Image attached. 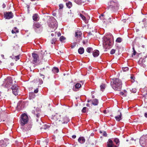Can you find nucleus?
<instances>
[{"instance_id":"obj_1","label":"nucleus","mask_w":147,"mask_h":147,"mask_svg":"<svg viewBox=\"0 0 147 147\" xmlns=\"http://www.w3.org/2000/svg\"><path fill=\"white\" fill-rule=\"evenodd\" d=\"M113 84L112 85V88L115 90H120L121 88L122 83L121 80L118 78L113 79Z\"/></svg>"},{"instance_id":"obj_2","label":"nucleus","mask_w":147,"mask_h":147,"mask_svg":"<svg viewBox=\"0 0 147 147\" xmlns=\"http://www.w3.org/2000/svg\"><path fill=\"white\" fill-rule=\"evenodd\" d=\"M108 9L113 12L117 11L119 9V5L117 1H111L108 3Z\"/></svg>"},{"instance_id":"obj_3","label":"nucleus","mask_w":147,"mask_h":147,"mask_svg":"<svg viewBox=\"0 0 147 147\" xmlns=\"http://www.w3.org/2000/svg\"><path fill=\"white\" fill-rule=\"evenodd\" d=\"M49 20L48 22L49 26L50 28V31L51 32L55 31L57 27V24L56 20L53 17H52Z\"/></svg>"},{"instance_id":"obj_4","label":"nucleus","mask_w":147,"mask_h":147,"mask_svg":"<svg viewBox=\"0 0 147 147\" xmlns=\"http://www.w3.org/2000/svg\"><path fill=\"white\" fill-rule=\"evenodd\" d=\"M113 43V39L111 38H105L103 42L104 47L106 49H109L112 46Z\"/></svg>"},{"instance_id":"obj_5","label":"nucleus","mask_w":147,"mask_h":147,"mask_svg":"<svg viewBox=\"0 0 147 147\" xmlns=\"http://www.w3.org/2000/svg\"><path fill=\"white\" fill-rule=\"evenodd\" d=\"M28 121V117L25 113L22 114L20 119V123L22 126H24L27 124Z\"/></svg>"},{"instance_id":"obj_6","label":"nucleus","mask_w":147,"mask_h":147,"mask_svg":"<svg viewBox=\"0 0 147 147\" xmlns=\"http://www.w3.org/2000/svg\"><path fill=\"white\" fill-rule=\"evenodd\" d=\"M11 89L12 90L13 94L16 96L18 94V92L19 91V88L18 86L13 85L11 87Z\"/></svg>"},{"instance_id":"obj_7","label":"nucleus","mask_w":147,"mask_h":147,"mask_svg":"<svg viewBox=\"0 0 147 147\" xmlns=\"http://www.w3.org/2000/svg\"><path fill=\"white\" fill-rule=\"evenodd\" d=\"M42 24L40 23L34 22L33 25V28L34 30L36 31L37 29L42 27Z\"/></svg>"},{"instance_id":"obj_8","label":"nucleus","mask_w":147,"mask_h":147,"mask_svg":"<svg viewBox=\"0 0 147 147\" xmlns=\"http://www.w3.org/2000/svg\"><path fill=\"white\" fill-rule=\"evenodd\" d=\"M4 16L6 19H9L13 18V15L11 12H8L4 13Z\"/></svg>"},{"instance_id":"obj_9","label":"nucleus","mask_w":147,"mask_h":147,"mask_svg":"<svg viewBox=\"0 0 147 147\" xmlns=\"http://www.w3.org/2000/svg\"><path fill=\"white\" fill-rule=\"evenodd\" d=\"M22 128L24 131H27L29 130L32 127V125L30 124H28L25 126H22Z\"/></svg>"},{"instance_id":"obj_10","label":"nucleus","mask_w":147,"mask_h":147,"mask_svg":"<svg viewBox=\"0 0 147 147\" xmlns=\"http://www.w3.org/2000/svg\"><path fill=\"white\" fill-rule=\"evenodd\" d=\"M12 83V80L10 77H7L5 80L4 83L6 84V86L8 87Z\"/></svg>"},{"instance_id":"obj_11","label":"nucleus","mask_w":147,"mask_h":147,"mask_svg":"<svg viewBox=\"0 0 147 147\" xmlns=\"http://www.w3.org/2000/svg\"><path fill=\"white\" fill-rule=\"evenodd\" d=\"M18 52V50H14L13 54V58L15 59L16 61H17L18 60H19L20 59L19 55H16L17 54H18L17 53Z\"/></svg>"},{"instance_id":"obj_12","label":"nucleus","mask_w":147,"mask_h":147,"mask_svg":"<svg viewBox=\"0 0 147 147\" xmlns=\"http://www.w3.org/2000/svg\"><path fill=\"white\" fill-rule=\"evenodd\" d=\"M107 147H117V146L113 144L112 141L111 139L109 140L107 142Z\"/></svg>"},{"instance_id":"obj_13","label":"nucleus","mask_w":147,"mask_h":147,"mask_svg":"<svg viewBox=\"0 0 147 147\" xmlns=\"http://www.w3.org/2000/svg\"><path fill=\"white\" fill-rule=\"evenodd\" d=\"M32 56L33 58V61L34 63H36L37 62V60L38 59V55L34 53H32Z\"/></svg>"},{"instance_id":"obj_14","label":"nucleus","mask_w":147,"mask_h":147,"mask_svg":"<svg viewBox=\"0 0 147 147\" xmlns=\"http://www.w3.org/2000/svg\"><path fill=\"white\" fill-rule=\"evenodd\" d=\"M49 67L46 66L40 69V72L42 73H45L47 72L49 70Z\"/></svg>"},{"instance_id":"obj_15","label":"nucleus","mask_w":147,"mask_h":147,"mask_svg":"<svg viewBox=\"0 0 147 147\" xmlns=\"http://www.w3.org/2000/svg\"><path fill=\"white\" fill-rule=\"evenodd\" d=\"M52 118L55 121L59 120V121H60V115L58 114H56L54 115H53Z\"/></svg>"},{"instance_id":"obj_16","label":"nucleus","mask_w":147,"mask_h":147,"mask_svg":"<svg viewBox=\"0 0 147 147\" xmlns=\"http://www.w3.org/2000/svg\"><path fill=\"white\" fill-rule=\"evenodd\" d=\"M75 88H74L73 89L74 91H77L78 90V88H80L81 87V85L79 83H77L76 84L75 86Z\"/></svg>"},{"instance_id":"obj_17","label":"nucleus","mask_w":147,"mask_h":147,"mask_svg":"<svg viewBox=\"0 0 147 147\" xmlns=\"http://www.w3.org/2000/svg\"><path fill=\"white\" fill-rule=\"evenodd\" d=\"M78 141L81 144L84 143L85 141V140L83 137H80L78 140Z\"/></svg>"},{"instance_id":"obj_18","label":"nucleus","mask_w":147,"mask_h":147,"mask_svg":"<svg viewBox=\"0 0 147 147\" xmlns=\"http://www.w3.org/2000/svg\"><path fill=\"white\" fill-rule=\"evenodd\" d=\"M116 120L118 121H119L122 118V115L121 113H120V115L115 117Z\"/></svg>"},{"instance_id":"obj_19","label":"nucleus","mask_w":147,"mask_h":147,"mask_svg":"<svg viewBox=\"0 0 147 147\" xmlns=\"http://www.w3.org/2000/svg\"><path fill=\"white\" fill-rule=\"evenodd\" d=\"M92 54L94 57H97L99 55V51L98 50H94Z\"/></svg>"},{"instance_id":"obj_20","label":"nucleus","mask_w":147,"mask_h":147,"mask_svg":"<svg viewBox=\"0 0 147 147\" xmlns=\"http://www.w3.org/2000/svg\"><path fill=\"white\" fill-rule=\"evenodd\" d=\"M145 62V60L144 59L140 58L139 59L138 61V63L141 66L142 65L143 63Z\"/></svg>"},{"instance_id":"obj_21","label":"nucleus","mask_w":147,"mask_h":147,"mask_svg":"<svg viewBox=\"0 0 147 147\" xmlns=\"http://www.w3.org/2000/svg\"><path fill=\"white\" fill-rule=\"evenodd\" d=\"M82 34V32L79 31H78L75 32V36L77 37H80Z\"/></svg>"},{"instance_id":"obj_22","label":"nucleus","mask_w":147,"mask_h":147,"mask_svg":"<svg viewBox=\"0 0 147 147\" xmlns=\"http://www.w3.org/2000/svg\"><path fill=\"white\" fill-rule=\"evenodd\" d=\"M35 96V94L34 92L30 93L29 94V98L30 99H32L34 98Z\"/></svg>"},{"instance_id":"obj_23","label":"nucleus","mask_w":147,"mask_h":147,"mask_svg":"<svg viewBox=\"0 0 147 147\" xmlns=\"http://www.w3.org/2000/svg\"><path fill=\"white\" fill-rule=\"evenodd\" d=\"M63 123H67L69 121V120L67 117L65 116L63 118Z\"/></svg>"},{"instance_id":"obj_24","label":"nucleus","mask_w":147,"mask_h":147,"mask_svg":"<svg viewBox=\"0 0 147 147\" xmlns=\"http://www.w3.org/2000/svg\"><path fill=\"white\" fill-rule=\"evenodd\" d=\"M84 49L83 47H80L78 50V53L80 54H82L84 53Z\"/></svg>"},{"instance_id":"obj_25","label":"nucleus","mask_w":147,"mask_h":147,"mask_svg":"<svg viewBox=\"0 0 147 147\" xmlns=\"http://www.w3.org/2000/svg\"><path fill=\"white\" fill-rule=\"evenodd\" d=\"M98 103V101L96 99L93 100L92 101V104L94 105H97Z\"/></svg>"},{"instance_id":"obj_26","label":"nucleus","mask_w":147,"mask_h":147,"mask_svg":"<svg viewBox=\"0 0 147 147\" xmlns=\"http://www.w3.org/2000/svg\"><path fill=\"white\" fill-rule=\"evenodd\" d=\"M38 15L36 14H35L33 15L32 16L33 19L34 21H37L38 20Z\"/></svg>"},{"instance_id":"obj_27","label":"nucleus","mask_w":147,"mask_h":147,"mask_svg":"<svg viewBox=\"0 0 147 147\" xmlns=\"http://www.w3.org/2000/svg\"><path fill=\"white\" fill-rule=\"evenodd\" d=\"M0 143H1V146L2 147H6L7 145V144L6 142L3 140L1 141Z\"/></svg>"},{"instance_id":"obj_28","label":"nucleus","mask_w":147,"mask_h":147,"mask_svg":"<svg viewBox=\"0 0 147 147\" xmlns=\"http://www.w3.org/2000/svg\"><path fill=\"white\" fill-rule=\"evenodd\" d=\"M67 7L69 8H70L72 6V3L70 2H69L66 3Z\"/></svg>"},{"instance_id":"obj_29","label":"nucleus","mask_w":147,"mask_h":147,"mask_svg":"<svg viewBox=\"0 0 147 147\" xmlns=\"http://www.w3.org/2000/svg\"><path fill=\"white\" fill-rule=\"evenodd\" d=\"M52 71L54 73H57L59 71V69L57 67H54L52 69Z\"/></svg>"},{"instance_id":"obj_30","label":"nucleus","mask_w":147,"mask_h":147,"mask_svg":"<svg viewBox=\"0 0 147 147\" xmlns=\"http://www.w3.org/2000/svg\"><path fill=\"white\" fill-rule=\"evenodd\" d=\"M11 32L13 34L17 33L19 32V30L17 29L16 27H15L12 30Z\"/></svg>"},{"instance_id":"obj_31","label":"nucleus","mask_w":147,"mask_h":147,"mask_svg":"<svg viewBox=\"0 0 147 147\" xmlns=\"http://www.w3.org/2000/svg\"><path fill=\"white\" fill-rule=\"evenodd\" d=\"M23 104L21 102H19L18 104L17 107L18 109H22L23 107H22L21 106Z\"/></svg>"},{"instance_id":"obj_32","label":"nucleus","mask_w":147,"mask_h":147,"mask_svg":"<svg viewBox=\"0 0 147 147\" xmlns=\"http://www.w3.org/2000/svg\"><path fill=\"white\" fill-rule=\"evenodd\" d=\"M114 142L116 143L117 145H119V139L117 138H115L114 139Z\"/></svg>"},{"instance_id":"obj_33","label":"nucleus","mask_w":147,"mask_h":147,"mask_svg":"<svg viewBox=\"0 0 147 147\" xmlns=\"http://www.w3.org/2000/svg\"><path fill=\"white\" fill-rule=\"evenodd\" d=\"M93 50V49L91 47H88L86 49V51L88 53L92 52Z\"/></svg>"},{"instance_id":"obj_34","label":"nucleus","mask_w":147,"mask_h":147,"mask_svg":"<svg viewBox=\"0 0 147 147\" xmlns=\"http://www.w3.org/2000/svg\"><path fill=\"white\" fill-rule=\"evenodd\" d=\"M100 90L101 91H103L105 88V84H102L100 86Z\"/></svg>"},{"instance_id":"obj_35","label":"nucleus","mask_w":147,"mask_h":147,"mask_svg":"<svg viewBox=\"0 0 147 147\" xmlns=\"http://www.w3.org/2000/svg\"><path fill=\"white\" fill-rule=\"evenodd\" d=\"M65 37L63 36H61L59 38V40L61 42H64V40L65 39Z\"/></svg>"},{"instance_id":"obj_36","label":"nucleus","mask_w":147,"mask_h":147,"mask_svg":"<svg viewBox=\"0 0 147 147\" xmlns=\"http://www.w3.org/2000/svg\"><path fill=\"white\" fill-rule=\"evenodd\" d=\"M132 49L133 50V53L132 54V57H133L134 56H135L136 55L137 52L135 49L134 47H133Z\"/></svg>"},{"instance_id":"obj_37","label":"nucleus","mask_w":147,"mask_h":147,"mask_svg":"<svg viewBox=\"0 0 147 147\" xmlns=\"http://www.w3.org/2000/svg\"><path fill=\"white\" fill-rule=\"evenodd\" d=\"M122 40V38H121L120 37H119V38H118L117 39L116 41L117 42L120 43V42H121Z\"/></svg>"},{"instance_id":"obj_38","label":"nucleus","mask_w":147,"mask_h":147,"mask_svg":"<svg viewBox=\"0 0 147 147\" xmlns=\"http://www.w3.org/2000/svg\"><path fill=\"white\" fill-rule=\"evenodd\" d=\"M57 41V39L56 38H53L51 40V43L52 44H55Z\"/></svg>"},{"instance_id":"obj_39","label":"nucleus","mask_w":147,"mask_h":147,"mask_svg":"<svg viewBox=\"0 0 147 147\" xmlns=\"http://www.w3.org/2000/svg\"><path fill=\"white\" fill-rule=\"evenodd\" d=\"M75 2L78 4L80 5L81 3V1L80 0H75Z\"/></svg>"},{"instance_id":"obj_40","label":"nucleus","mask_w":147,"mask_h":147,"mask_svg":"<svg viewBox=\"0 0 147 147\" xmlns=\"http://www.w3.org/2000/svg\"><path fill=\"white\" fill-rule=\"evenodd\" d=\"M49 127V125H46V124H45L43 126V127H42V128L44 129H46L48 128Z\"/></svg>"},{"instance_id":"obj_41","label":"nucleus","mask_w":147,"mask_h":147,"mask_svg":"<svg viewBox=\"0 0 147 147\" xmlns=\"http://www.w3.org/2000/svg\"><path fill=\"white\" fill-rule=\"evenodd\" d=\"M122 69L123 71H126L128 70L129 68L127 67H126L122 68Z\"/></svg>"},{"instance_id":"obj_42","label":"nucleus","mask_w":147,"mask_h":147,"mask_svg":"<svg viewBox=\"0 0 147 147\" xmlns=\"http://www.w3.org/2000/svg\"><path fill=\"white\" fill-rule=\"evenodd\" d=\"M115 50L114 49H112L110 51V54L111 55L114 54L115 53Z\"/></svg>"},{"instance_id":"obj_43","label":"nucleus","mask_w":147,"mask_h":147,"mask_svg":"<svg viewBox=\"0 0 147 147\" xmlns=\"http://www.w3.org/2000/svg\"><path fill=\"white\" fill-rule=\"evenodd\" d=\"M131 92L133 93H135L136 92V90L135 88H132L130 90Z\"/></svg>"},{"instance_id":"obj_44","label":"nucleus","mask_w":147,"mask_h":147,"mask_svg":"<svg viewBox=\"0 0 147 147\" xmlns=\"http://www.w3.org/2000/svg\"><path fill=\"white\" fill-rule=\"evenodd\" d=\"M80 16L83 20H86L85 17L81 13L80 14Z\"/></svg>"},{"instance_id":"obj_45","label":"nucleus","mask_w":147,"mask_h":147,"mask_svg":"<svg viewBox=\"0 0 147 147\" xmlns=\"http://www.w3.org/2000/svg\"><path fill=\"white\" fill-rule=\"evenodd\" d=\"M87 108L86 107H84L83 108L82 110V112L83 113H85L86 111V109Z\"/></svg>"},{"instance_id":"obj_46","label":"nucleus","mask_w":147,"mask_h":147,"mask_svg":"<svg viewBox=\"0 0 147 147\" xmlns=\"http://www.w3.org/2000/svg\"><path fill=\"white\" fill-rule=\"evenodd\" d=\"M104 15L102 14L100 16H99V18L103 20L104 19Z\"/></svg>"},{"instance_id":"obj_47","label":"nucleus","mask_w":147,"mask_h":147,"mask_svg":"<svg viewBox=\"0 0 147 147\" xmlns=\"http://www.w3.org/2000/svg\"><path fill=\"white\" fill-rule=\"evenodd\" d=\"M76 42H74V43H73V44L71 46V48H74L76 46Z\"/></svg>"},{"instance_id":"obj_48","label":"nucleus","mask_w":147,"mask_h":147,"mask_svg":"<svg viewBox=\"0 0 147 147\" xmlns=\"http://www.w3.org/2000/svg\"><path fill=\"white\" fill-rule=\"evenodd\" d=\"M59 9H62L63 7V4H60L59 5Z\"/></svg>"},{"instance_id":"obj_49","label":"nucleus","mask_w":147,"mask_h":147,"mask_svg":"<svg viewBox=\"0 0 147 147\" xmlns=\"http://www.w3.org/2000/svg\"><path fill=\"white\" fill-rule=\"evenodd\" d=\"M102 135L103 136L106 137L107 136V134L104 131Z\"/></svg>"},{"instance_id":"obj_50","label":"nucleus","mask_w":147,"mask_h":147,"mask_svg":"<svg viewBox=\"0 0 147 147\" xmlns=\"http://www.w3.org/2000/svg\"><path fill=\"white\" fill-rule=\"evenodd\" d=\"M38 88H36L34 91V93H38Z\"/></svg>"},{"instance_id":"obj_51","label":"nucleus","mask_w":147,"mask_h":147,"mask_svg":"<svg viewBox=\"0 0 147 147\" xmlns=\"http://www.w3.org/2000/svg\"><path fill=\"white\" fill-rule=\"evenodd\" d=\"M39 81L40 84H42L43 82L42 80L40 79L39 80Z\"/></svg>"},{"instance_id":"obj_52","label":"nucleus","mask_w":147,"mask_h":147,"mask_svg":"<svg viewBox=\"0 0 147 147\" xmlns=\"http://www.w3.org/2000/svg\"><path fill=\"white\" fill-rule=\"evenodd\" d=\"M40 116V115L39 113H37L36 115V117L37 118H39Z\"/></svg>"},{"instance_id":"obj_53","label":"nucleus","mask_w":147,"mask_h":147,"mask_svg":"<svg viewBox=\"0 0 147 147\" xmlns=\"http://www.w3.org/2000/svg\"><path fill=\"white\" fill-rule=\"evenodd\" d=\"M57 34L58 36H59L61 35V33L60 32H58Z\"/></svg>"},{"instance_id":"obj_54","label":"nucleus","mask_w":147,"mask_h":147,"mask_svg":"<svg viewBox=\"0 0 147 147\" xmlns=\"http://www.w3.org/2000/svg\"><path fill=\"white\" fill-rule=\"evenodd\" d=\"M72 138L73 139H75L76 137V136L75 135H74L72 136Z\"/></svg>"},{"instance_id":"obj_55","label":"nucleus","mask_w":147,"mask_h":147,"mask_svg":"<svg viewBox=\"0 0 147 147\" xmlns=\"http://www.w3.org/2000/svg\"><path fill=\"white\" fill-rule=\"evenodd\" d=\"M120 94H121V95H124V96H126V95H125V94H124V93H123V92H121V93H120Z\"/></svg>"},{"instance_id":"obj_56","label":"nucleus","mask_w":147,"mask_h":147,"mask_svg":"<svg viewBox=\"0 0 147 147\" xmlns=\"http://www.w3.org/2000/svg\"><path fill=\"white\" fill-rule=\"evenodd\" d=\"M144 116L146 117L147 118V113H145L144 114Z\"/></svg>"},{"instance_id":"obj_57","label":"nucleus","mask_w":147,"mask_h":147,"mask_svg":"<svg viewBox=\"0 0 147 147\" xmlns=\"http://www.w3.org/2000/svg\"><path fill=\"white\" fill-rule=\"evenodd\" d=\"M40 76H43V77H42V78L43 79H44V76L43 75L41 74L40 73Z\"/></svg>"},{"instance_id":"obj_58","label":"nucleus","mask_w":147,"mask_h":147,"mask_svg":"<svg viewBox=\"0 0 147 147\" xmlns=\"http://www.w3.org/2000/svg\"><path fill=\"white\" fill-rule=\"evenodd\" d=\"M144 95L145 96L147 97V93L144 94Z\"/></svg>"},{"instance_id":"obj_59","label":"nucleus","mask_w":147,"mask_h":147,"mask_svg":"<svg viewBox=\"0 0 147 147\" xmlns=\"http://www.w3.org/2000/svg\"><path fill=\"white\" fill-rule=\"evenodd\" d=\"M83 43L84 44H85V41H84V40H83Z\"/></svg>"},{"instance_id":"obj_60","label":"nucleus","mask_w":147,"mask_h":147,"mask_svg":"<svg viewBox=\"0 0 147 147\" xmlns=\"http://www.w3.org/2000/svg\"><path fill=\"white\" fill-rule=\"evenodd\" d=\"M51 35L52 36H54V34L53 33H52L51 34Z\"/></svg>"},{"instance_id":"obj_61","label":"nucleus","mask_w":147,"mask_h":147,"mask_svg":"<svg viewBox=\"0 0 147 147\" xmlns=\"http://www.w3.org/2000/svg\"><path fill=\"white\" fill-rule=\"evenodd\" d=\"M89 105V104H86V106H87V107H88Z\"/></svg>"},{"instance_id":"obj_62","label":"nucleus","mask_w":147,"mask_h":147,"mask_svg":"<svg viewBox=\"0 0 147 147\" xmlns=\"http://www.w3.org/2000/svg\"><path fill=\"white\" fill-rule=\"evenodd\" d=\"M5 7V5H3V8H4Z\"/></svg>"},{"instance_id":"obj_63","label":"nucleus","mask_w":147,"mask_h":147,"mask_svg":"<svg viewBox=\"0 0 147 147\" xmlns=\"http://www.w3.org/2000/svg\"><path fill=\"white\" fill-rule=\"evenodd\" d=\"M94 95H92V98H94Z\"/></svg>"},{"instance_id":"obj_64","label":"nucleus","mask_w":147,"mask_h":147,"mask_svg":"<svg viewBox=\"0 0 147 147\" xmlns=\"http://www.w3.org/2000/svg\"><path fill=\"white\" fill-rule=\"evenodd\" d=\"M130 78H131V79H133V77L132 76H131Z\"/></svg>"}]
</instances>
